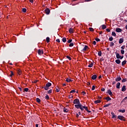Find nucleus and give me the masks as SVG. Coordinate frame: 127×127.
Here are the masks:
<instances>
[{"label":"nucleus","instance_id":"obj_1","mask_svg":"<svg viewBox=\"0 0 127 127\" xmlns=\"http://www.w3.org/2000/svg\"><path fill=\"white\" fill-rule=\"evenodd\" d=\"M75 108L76 109H80L81 111H84V109H83V106L81 105V103H79L77 105H75Z\"/></svg>","mask_w":127,"mask_h":127},{"label":"nucleus","instance_id":"obj_2","mask_svg":"<svg viewBox=\"0 0 127 127\" xmlns=\"http://www.w3.org/2000/svg\"><path fill=\"white\" fill-rule=\"evenodd\" d=\"M118 119L121 120V121H124V122L126 121V119L123 116L119 115L118 116Z\"/></svg>","mask_w":127,"mask_h":127},{"label":"nucleus","instance_id":"obj_3","mask_svg":"<svg viewBox=\"0 0 127 127\" xmlns=\"http://www.w3.org/2000/svg\"><path fill=\"white\" fill-rule=\"evenodd\" d=\"M73 104H77V105L80 104V100H79L78 99H74L73 101Z\"/></svg>","mask_w":127,"mask_h":127},{"label":"nucleus","instance_id":"obj_4","mask_svg":"<svg viewBox=\"0 0 127 127\" xmlns=\"http://www.w3.org/2000/svg\"><path fill=\"white\" fill-rule=\"evenodd\" d=\"M45 12L46 14H49V13H50V9H49V8H47L45 10Z\"/></svg>","mask_w":127,"mask_h":127},{"label":"nucleus","instance_id":"obj_5","mask_svg":"<svg viewBox=\"0 0 127 127\" xmlns=\"http://www.w3.org/2000/svg\"><path fill=\"white\" fill-rule=\"evenodd\" d=\"M38 53L39 55H42V54H43V51L42 50H38Z\"/></svg>","mask_w":127,"mask_h":127},{"label":"nucleus","instance_id":"obj_6","mask_svg":"<svg viewBox=\"0 0 127 127\" xmlns=\"http://www.w3.org/2000/svg\"><path fill=\"white\" fill-rule=\"evenodd\" d=\"M107 93H108V94H109V95H110V96H111V97L113 96V93L112 92V91H111L110 89H109L107 91Z\"/></svg>","mask_w":127,"mask_h":127},{"label":"nucleus","instance_id":"obj_7","mask_svg":"<svg viewBox=\"0 0 127 127\" xmlns=\"http://www.w3.org/2000/svg\"><path fill=\"white\" fill-rule=\"evenodd\" d=\"M116 32H122L123 30L120 28H117L116 30Z\"/></svg>","mask_w":127,"mask_h":127},{"label":"nucleus","instance_id":"obj_8","mask_svg":"<svg viewBox=\"0 0 127 127\" xmlns=\"http://www.w3.org/2000/svg\"><path fill=\"white\" fill-rule=\"evenodd\" d=\"M127 88H126V85H124L122 88V92H126Z\"/></svg>","mask_w":127,"mask_h":127},{"label":"nucleus","instance_id":"obj_9","mask_svg":"<svg viewBox=\"0 0 127 127\" xmlns=\"http://www.w3.org/2000/svg\"><path fill=\"white\" fill-rule=\"evenodd\" d=\"M121 80H122V78L121 77V76H119L117 78H116V82H119L121 81Z\"/></svg>","mask_w":127,"mask_h":127},{"label":"nucleus","instance_id":"obj_10","mask_svg":"<svg viewBox=\"0 0 127 127\" xmlns=\"http://www.w3.org/2000/svg\"><path fill=\"white\" fill-rule=\"evenodd\" d=\"M69 33H74V29H73L72 28H69Z\"/></svg>","mask_w":127,"mask_h":127},{"label":"nucleus","instance_id":"obj_11","mask_svg":"<svg viewBox=\"0 0 127 127\" xmlns=\"http://www.w3.org/2000/svg\"><path fill=\"white\" fill-rule=\"evenodd\" d=\"M121 86V83L118 82L117 84H116V87L117 89H120V86Z\"/></svg>","mask_w":127,"mask_h":127},{"label":"nucleus","instance_id":"obj_12","mask_svg":"<svg viewBox=\"0 0 127 127\" xmlns=\"http://www.w3.org/2000/svg\"><path fill=\"white\" fill-rule=\"evenodd\" d=\"M92 80H96L97 79V75L94 74L92 76Z\"/></svg>","mask_w":127,"mask_h":127},{"label":"nucleus","instance_id":"obj_13","mask_svg":"<svg viewBox=\"0 0 127 127\" xmlns=\"http://www.w3.org/2000/svg\"><path fill=\"white\" fill-rule=\"evenodd\" d=\"M123 42H124V39H123V38L120 39V40H119L120 44H122V43H123Z\"/></svg>","mask_w":127,"mask_h":127},{"label":"nucleus","instance_id":"obj_14","mask_svg":"<svg viewBox=\"0 0 127 127\" xmlns=\"http://www.w3.org/2000/svg\"><path fill=\"white\" fill-rule=\"evenodd\" d=\"M51 85H52V84H51V83H50V82H48V83L46 84V86L47 87H48L49 88V87H50V86H51Z\"/></svg>","mask_w":127,"mask_h":127},{"label":"nucleus","instance_id":"obj_15","mask_svg":"<svg viewBox=\"0 0 127 127\" xmlns=\"http://www.w3.org/2000/svg\"><path fill=\"white\" fill-rule=\"evenodd\" d=\"M127 64V61H124L122 63V66H125Z\"/></svg>","mask_w":127,"mask_h":127},{"label":"nucleus","instance_id":"obj_16","mask_svg":"<svg viewBox=\"0 0 127 127\" xmlns=\"http://www.w3.org/2000/svg\"><path fill=\"white\" fill-rule=\"evenodd\" d=\"M111 115L112 116V119H114L115 118H116L117 116L115 115V113H111Z\"/></svg>","mask_w":127,"mask_h":127},{"label":"nucleus","instance_id":"obj_17","mask_svg":"<svg viewBox=\"0 0 127 127\" xmlns=\"http://www.w3.org/2000/svg\"><path fill=\"white\" fill-rule=\"evenodd\" d=\"M116 57H117V59H120L121 56L120 55V54H119V53L117 54Z\"/></svg>","mask_w":127,"mask_h":127},{"label":"nucleus","instance_id":"obj_18","mask_svg":"<svg viewBox=\"0 0 127 127\" xmlns=\"http://www.w3.org/2000/svg\"><path fill=\"white\" fill-rule=\"evenodd\" d=\"M116 63H117V64H120L121 63V60H116L115 61Z\"/></svg>","mask_w":127,"mask_h":127},{"label":"nucleus","instance_id":"obj_19","mask_svg":"<svg viewBox=\"0 0 127 127\" xmlns=\"http://www.w3.org/2000/svg\"><path fill=\"white\" fill-rule=\"evenodd\" d=\"M88 49V47L87 45H85L84 48L83 49V51H86Z\"/></svg>","mask_w":127,"mask_h":127},{"label":"nucleus","instance_id":"obj_20","mask_svg":"<svg viewBox=\"0 0 127 127\" xmlns=\"http://www.w3.org/2000/svg\"><path fill=\"white\" fill-rule=\"evenodd\" d=\"M46 41L47 42V43H49L50 41V38L49 37H47L46 38Z\"/></svg>","mask_w":127,"mask_h":127},{"label":"nucleus","instance_id":"obj_21","mask_svg":"<svg viewBox=\"0 0 127 127\" xmlns=\"http://www.w3.org/2000/svg\"><path fill=\"white\" fill-rule=\"evenodd\" d=\"M17 73H18V75H21V70L18 69L17 70Z\"/></svg>","mask_w":127,"mask_h":127},{"label":"nucleus","instance_id":"obj_22","mask_svg":"<svg viewBox=\"0 0 127 127\" xmlns=\"http://www.w3.org/2000/svg\"><path fill=\"white\" fill-rule=\"evenodd\" d=\"M95 104H99L101 103V100H96L94 101Z\"/></svg>","mask_w":127,"mask_h":127},{"label":"nucleus","instance_id":"obj_23","mask_svg":"<svg viewBox=\"0 0 127 127\" xmlns=\"http://www.w3.org/2000/svg\"><path fill=\"white\" fill-rule=\"evenodd\" d=\"M105 100H107V101H111L112 99L110 97H107L105 98Z\"/></svg>","mask_w":127,"mask_h":127},{"label":"nucleus","instance_id":"obj_24","mask_svg":"<svg viewBox=\"0 0 127 127\" xmlns=\"http://www.w3.org/2000/svg\"><path fill=\"white\" fill-rule=\"evenodd\" d=\"M102 29H106V28H107V26H106V25H102Z\"/></svg>","mask_w":127,"mask_h":127},{"label":"nucleus","instance_id":"obj_25","mask_svg":"<svg viewBox=\"0 0 127 127\" xmlns=\"http://www.w3.org/2000/svg\"><path fill=\"white\" fill-rule=\"evenodd\" d=\"M119 112H120V113H125L126 112V110H119Z\"/></svg>","mask_w":127,"mask_h":127},{"label":"nucleus","instance_id":"obj_26","mask_svg":"<svg viewBox=\"0 0 127 127\" xmlns=\"http://www.w3.org/2000/svg\"><path fill=\"white\" fill-rule=\"evenodd\" d=\"M114 45H115V43H114V42H111L110 43V46L111 47H112L114 46Z\"/></svg>","mask_w":127,"mask_h":127},{"label":"nucleus","instance_id":"obj_27","mask_svg":"<svg viewBox=\"0 0 127 127\" xmlns=\"http://www.w3.org/2000/svg\"><path fill=\"white\" fill-rule=\"evenodd\" d=\"M36 101L37 102V103H40L41 102V100H40V99L37 98H36Z\"/></svg>","mask_w":127,"mask_h":127},{"label":"nucleus","instance_id":"obj_28","mask_svg":"<svg viewBox=\"0 0 127 127\" xmlns=\"http://www.w3.org/2000/svg\"><path fill=\"white\" fill-rule=\"evenodd\" d=\"M66 81L68 82H72V80L70 78H67L66 79Z\"/></svg>","mask_w":127,"mask_h":127},{"label":"nucleus","instance_id":"obj_29","mask_svg":"<svg viewBox=\"0 0 127 127\" xmlns=\"http://www.w3.org/2000/svg\"><path fill=\"white\" fill-rule=\"evenodd\" d=\"M109 106H111V103H109V104H108L105 105L104 106V108H107V107H109Z\"/></svg>","mask_w":127,"mask_h":127},{"label":"nucleus","instance_id":"obj_30","mask_svg":"<svg viewBox=\"0 0 127 127\" xmlns=\"http://www.w3.org/2000/svg\"><path fill=\"white\" fill-rule=\"evenodd\" d=\"M94 65V64L91 63V64H90L89 65H88V67H89V68H91L92 67H93V65Z\"/></svg>","mask_w":127,"mask_h":127},{"label":"nucleus","instance_id":"obj_31","mask_svg":"<svg viewBox=\"0 0 127 127\" xmlns=\"http://www.w3.org/2000/svg\"><path fill=\"white\" fill-rule=\"evenodd\" d=\"M127 78H123L122 80V82L125 83V82H127Z\"/></svg>","mask_w":127,"mask_h":127},{"label":"nucleus","instance_id":"obj_32","mask_svg":"<svg viewBox=\"0 0 127 127\" xmlns=\"http://www.w3.org/2000/svg\"><path fill=\"white\" fill-rule=\"evenodd\" d=\"M112 35H113V36H117V34H116V32H112Z\"/></svg>","mask_w":127,"mask_h":127},{"label":"nucleus","instance_id":"obj_33","mask_svg":"<svg viewBox=\"0 0 127 127\" xmlns=\"http://www.w3.org/2000/svg\"><path fill=\"white\" fill-rule=\"evenodd\" d=\"M45 90H46V91H47L49 89V87H48V86H47L46 85L44 87Z\"/></svg>","mask_w":127,"mask_h":127},{"label":"nucleus","instance_id":"obj_34","mask_svg":"<svg viewBox=\"0 0 127 127\" xmlns=\"http://www.w3.org/2000/svg\"><path fill=\"white\" fill-rule=\"evenodd\" d=\"M64 113H68V110L67 109L64 108Z\"/></svg>","mask_w":127,"mask_h":127},{"label":"nucleus","instance_id":"obj_35","mask_svg":"<svg viewBox=\"0 0 127 127\" xmlns=\"http://www.w3.org/2000/svg\"><path fill=\"white\" fill-rule=\"evenodd\" d=\"M69 46V47H72V46H74V43H70Z\"/></svg>","mask_w":127,"mask_h":127},{"label":"nucleus","instance_id":"obj_36","mask_svg":"<svg viewBox=\"0 0 127 127\" xmlns=\"http://www.w3.org/2000/svg\"><path fill=\"white\" fill-rule=\"evenodd\" d=\"M82 108L85 109V110H86V111L88 110V107L86 106H82Z\"/></svg>","mask_w":127,"mask_h":127},{"label":"nucleus","instance_id":"obj_37","mask_svg":"<svg viewBox=\"0 0 127 127\" xmlns=\"http://www.w3.org/2000/svg\"><path fill=\"white\" fill-rule=\"evenodd\" d=\"M67 41V40L66 39V38H63V42H66Z\"/></svg>","mask_w":127,"mask_h":127},{"label":"nucleus","instance_id":"obj_38","mask_svg":"<svg viewBox=\"0 0 127 127\" xmlns=\"http://www.w3.org/2000/svg\"><path fill=\"white\" fill-rule=\"evenodd\" d=\"M98 55H99V56H102V52L101 51L98 52Z\"/></svg>","mask_w":127,"mask_h":127},{"label":"nucleus","instance_id":"obj_39","mask_svg":"<svg viewBox=\"0 0 127 127\" xmlns=\"http://www.w3.org/2000/svg\"><path fill=\"white\" fill-rule=\"evenodd\" d=\"M52 93V89L48 91V94H51Z\"/></svg>","mask_w":127,"mask_h":127},{"label":"nucleus","instance_id":"obj_40","mask_svg":"<svg viewBox=\"0 0 127 127\" xmlns=\"http://www.w3.org/2000/svg\"><path fill=\"white\" fill-rule=\"evenodd\" d=\"M22 11L23 12H25L26 11V8H22Z\"/></svg>","mask_w":127,"mask_h":127},{"label":"nucleus","instance_id":"obj_41","mask_svg":"<svg viewBox=\"0 0 127 127\" xmlns=\"http://www.w3.org/2000/svg\"><path fill=\"white\" fill-rule=\"evenodd\" d=\"M13 76V72L11 71V73L10 74V77H12Z\"/></svg>","mask_w":127,"mask_h":127},{"label":"nucleus","instance_id":"obj_42","mask_svg":"<svg viewBox=\"0 0 127 127\" xmlns=\"http://www.w3.org/2000/svg\"><path fill=\"white\" fill-rule=\"evenodd\" d=\"M24 91H25V92H28V88H26L24 89Z\"/></svg>","mask_w":127,"mask_h":127},{"label":"nucleus","instance_id":"obj_43","mask_svg":"<svg viewBox=\"0 0 127 127\" xmlns=\"http://www.w3.org/2000/svg\"><path fill=\"white\" fill-rule=\"evenodd\" d=\"M113 37H111L109 38L110 41H113Z\"/></svg>","mask_w":127,"mask_h":127},{"label":"nucleus","instance_id":"obj_44","mask_svg":"<svg viewBox=\"0 0 127 127\" xmlns=\"http://www.w3.org/2000/svg\"><path fill=\"white\" fill-rule=\"evenodd\" d=\"M45 98L47 100H49V96L47 95Z\"/></svg>","mask_w":127,"mask_h":127},{"label":"nucleus","instance_id":"obj_45","mask_svg":"<svg viewBox=\"0 0 127 127\" xmlns=\"http://www.w3.org/2000/svg\"><path fill=\"white\" fill-rule=\"evenodd\" d=\"M121 53L123 55L125 54V51L124 50H121Z\"/></svg>","mask_w":127,"mask_h":127},{"label":"nucleus","instance_id":"obj_46","mask_svg":"<svg viewBox=\"0 0 127 127\" xmlns=\"http://www.w3.org/2000/svg\"><path fill=\"white\" fill-rule=\"evenodd\" d=\"M90 31H94V29L93 28H89Z\"/></svg>","mask_w":127,"mask_h":127},{"label":"nucleus","instance_id":"obj_47","mask_svg":"<svg viewBox=\"0 0 127 127\" xmlns=\"http://www.w3.org/2000/svg\"><path fill=\"white\" fill-rule=\"evenodd\" d=\"M68 43H71L72 42V39H69L67 41Z\"/></svg>","mask_w":127,"mask_h":127},{"label":"nucleus","instance_id":"obj_48","mask_svg":"<svg viewBox=\"0 0 127 127\" xmlns=\"http://www.w3.org/2000/svg\"><path fill=\"white\" fill-rule=\"evenodd\" d=\"M66 58H67V59H69V60H71L72 59L71 58V57H69V56H67Z\"/></svg>","mask_w":127,"mask_h":127},{"label":"nucleus","instance_id":"obj_49","mask_svg":"<svg viewBox=\"0 0 127 127\" xmlns=\"http://www.w3.org/2000/svg\"><path fill=\"white\" fill-rule=\"evenodd\" d=\"M95 40H96V41L99 42V41H100V40L99 38H96V39H95Z\"/></svg>","mask_w":127,"mask_h":127},{"label":"nucleus","instance_id":"obj_50","mask_svg":"<svg viewBox=\"0 0 127 127\" xmlns=\"http://www.w3.org/2000/svg\"><path fill=\"white\" fill-rule=\"evenodd\" d=\"M95 86L93 85V86H92V91H94V90H95Z\"/></svg>","mask_w":127,"mask_h":127},{"label":"nucleus","instance_id":"obj_51","mask_svg":"<svg viewBox=\"0 0 127 127\" xmlns=\"http://www.w3.org/2000/svg\"><path fill=\"white\" fill-rule=\"evenodd\" d=\"M122 49H125L126 48V46H123L122 47H121Z\"/></svg>","mask_w":127,"mask_h":127},{"label":"nucleus","instance_id":"obj_52","mask_svg":"<svg viewBox=\"0 0 127 127\" xmlns=\"http://www.w3.org/2000/svg\"><path fill=\"white\" fill-rule=\"evenodd\" d=\"M82 93L83 94V96H85V95H86V92H85V91H82Z\"/></svg>","mask_w":127,"mask_h":127},{"label":"nucleus","instance_id":"obj_53","mask_svg":"<svg viewBox=\"0 0 127 127\" xmlns=\"http://www.w3.org/2000/svg\"><path fill=\"white\" fill-rule=\"evenodd\" d=\"M56 41H57V42H60V39H57L56 40Z\"/></svg>","mask_w":127,"mask_h":127},{"label":"nucleus","instance_id":"obj_54","mask_svg":"<svg viewBox=\"0 0 127 127\" xmlns=\"http://www.w3.org/2000/svg\"><path fill=\"white\" fill-rule=\"evenodd\" d=\"M56 92H57V93H58L60 90L59 89L56 88Z\"/></svg>","mask_w":127,"mask_h":127},{"label":"nucleus","instance_id":"obj_55","mask_svg":"<svg viewBox=\"0 0 127 127\" xmlns=\"http://www.w3.org/2000/svg\"><path fill=\"white\" fill-rule=\"evenodd\" d=\"M106 31L108 32H110L111 31V30H110V29H106Z\"/></svg>","mask_w":127,"mask_h":127},{"label":"nucleus","instance_id":"obj_56","mask_svg":"<svg viewBox=\"0 0 127 127\" xmlns=\"http://www.w3.org/2000/svg\"><path fill=\"white\" fill-rule=\"evenodd\" d=\"M75 92H76L75 90H72L70 91V93H75Z\"/></svg>","mask_w":127,"mask_h":127},{"label":"nucleus","instance_id":"obj_57","mask_svg":"<svg viewBox=\"0 0 127 127\" xmlns=\"http://www.w3.org/2000/svg\"><path fill=\"white\" fill-rule=\"evenodd\" d=\"M96 42L95 41H94L93 42V44H94V45H96Z\"/></svg>","mask_w":127,"mask_h":127},{"label":"nucleus","instance_id":"obj_58","mask_svg":"<svg viewBox=\"0 0 127 127\" xmlns=\"http://www.w3.org/2000/svg\"><path fill=\"white\" fill-rule=\"evenodd\" d=\"M30 2L33 3V0H29Z\"/></svg>","mask_w":127,"mask_h":127},{"label":"nucleus","instance_id":"obj_59","mask_svg":"<svg viewBox=\"0 0 127 127\" xmlns=\"http://www.w3.org/2000/svg\"><path fill=\"white\" fill-rule=\"evenodd\" d=\"M101 91H102V92H104V91H105V88H102V89H101Z\"/></svg>","mask_w":127,"mask_h":127},{"label":"nucleus","instance_id":"obj_60","mask_svg":"<svg viewBox=\"0 0 127 127\" xmlns=\"http://www.w3.org/2000/svg\"><path fill=\"white\" fill-rule=\"evenodd\" d=\"M124 58V56H120V59H123Z\"/></svg>","mask_w":127,"mask_h":127},{"label":"nucleus","instance_id":"obj_61","mask_svg":"<svg viewBox=\"0 0 127 127\" xmlns=\"http://www.w3.org/2000/svg\"><path fill=\"white\" fill-rule=\"evenodd\" d=\"M112 84L113 85H115V84H116V81H113Z\"/></svg>","mask_w":127,"mask_h":127},{"label":"nucleus","instance_id":"obj_62","mask_svg":"<svg viewBox=\"0 0 127 127\" xmlns=\"http://www.w3.org/2000/svg\"><path fill=\"white\" fill-rule=\"evenodd\" d=\"M88 113H91V111H89L88 110L87 111Z\"/></svg>","mask_w":127,"mask_h":127},{"label":"nucleus","instance_id":"obj_63","mask_svg":"<svg viewBox=\"0 0 127 127\" xmlns=\"http://www.w3.org/2000/svg\"><path fill=\"white\" fill-rule=\"evenodd\" d=\"M36 127H38V124L36 125Z\"/></svg>","mask_w":127,"mask_h":127},{"label":"nucleus","instance_id":"obj_64","mask_svg":"<svg viewBox=\"0 0 127 127\" xmlns=\"http://www.w3.org/2000/svg\"><path fill=\"white\" fill-rule=\"evenodd\" d=\"M125 28L127 30V25L126 26Z\"/></svg>","mask_w":127,"mask_h":127}]
</instances>
